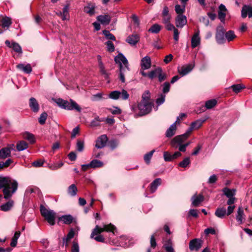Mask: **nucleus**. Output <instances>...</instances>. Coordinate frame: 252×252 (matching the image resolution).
I'll return each mask as SVG.
<instances>
[{
    "instance_id": "f257e3e1",
    "label": "nucleus",
    "mask_w": 252,
    "mask_h": 252,
    "mask_svg": "<svg viewBox=\"0 0 252 252\" xmlns=\"http://www.w3.org/2000/svg\"><path fill=\"white\" fill-rule=\"evenodd\" d=\"M18 183L10 178L0 177V189L3 188L4 198L6 199L10 198L17 190Z\"/></svg>"
},
{
    "instance_id": "f03ea898",
    "label": "nucleus",
    "mask_w": 252,
    "mask_h": 252,
    "mask_svg": "<svg viewBox=\"0 0 252 252\" xmlns=\"http://www.w3.org/2000/svg\"><path fill=\"white\" fill-rule=\"evenodd\" d=\"M55 102L61 108L68 110H75L77 112H81V108L78 104L70 99L69 101L63 100L62 98L56 99Z\"/></svg>"
},
{
    "instance_id": "7ed1b4c3",
    "label": "nucleus",
    "mask_w": 252,
    "mask_h": 252,
    "mask_svg": "<svg viewBox=\"0 0 252 252\" xmlns=\"http://www.w3.org/2000/svg\"><path fill=\"white\" fill-rule=\"evenodd\" d=\"M40 211L41 215L47 220L48 222L51 225H54L55 223V220L56 218L55 212L51 210H47L43 205H41L40 207Z\"/></svg>"
},
{
    "instance_id": "20e7f679",
    "label": "nucleus",
    "mask_w": 252,
    "mask_h": 252,
    "mask_svg": "<svg viewBox=\"0 0 252 252\" xmlns=\"http://www.w3.org/2000/svg\"><path fill=\"white\" fill-rule=\"evenodd\" d=\"M154 104L152 102L140 101L138 104L139 110V116H143L149 114L152 109Z\"/></svg>"
},
{
    "instance_id": "39448f33",
    "label": "nucleus",
    "mask_w": 252,
    "mask_h": 252,
    "mask_svg": "<svg viewBox=\"0 0 252 252\" xmlns=\"http://www.w3.org/2000/svg\"><path fill=\"white\" fill-rule=\"evenodd\" d=\"M115 228L116 227L115 226L112 225L111 223L107 225H104L103 227L102 228L99 227L98 225H96L91 234V238H93L94 235L99 234L103 231L113 232Z\"/></svg>"
},
{
    "instance_id": "423d86ee",
    "label": "nucleus",
    "mask_w": 252,
    "mask_h": 252,
    "mask_svg": "<svg viewBox=\"0 0 252 252\" xmlns=\"http://www.w3.org/2000/svg\"><path fill=\"white\" fill-rule=\"evenodd\" d=\"M189 134L188 133V131L182 135H178L175 137L171 142V146L177 148L179 145H181L189 137Z\"/></svg>"
},
{
    "instance_id": "0eeeda50",
    "label": "nucleus",
    "mask_w": 252,
    "mask_h": 252,
    "mask_svg": "<svg viewBox=\"0 0 252 252\" xmlns=\"http://www.w3.org/2000/svg\"><path fill=\"white\" fill-rule=\"evenodd\" d=\"M225 30L222 26H219L217 28L216 39L219 44H222L225 42Z\"/></svg>"
},
{
    "instance_id": "6e6552de",
    "label": "nucleus",
    "mask_w": 252,
    "mask_h": 252,
    "mask_svg": "<svg viewBox=\"0 0 252 252\" xmlns=\"http://www.w3.org/2000/svg\"><path fill=\"white\" fill-rule=\"evenodd\" d=\"M115 61L117 63L119 64L120 69H124L125 67L128 68V61L122 53H119L115 57Z\"/></svg>"
},
{
    "instance_id": "1a4fd4ad",
    "label": "nucleus",
    "mask_w": 252,
    "mask_h": 252,
    "mask_svg": "<svg viewBox=\"0 0 252 252\" xmlns=\"http://www.w3.org/2000/svg\"><path fill=\"white\" fill-rule=\"evenodd\" d=\"M195 66L194 62L191 63L183 65L181 67H178V72L182 75L185 76L190 72Z\"/></svg>"
},
{
    "instance_id": "9d476101",
    "label": "nucleus",
    "mask_w": 252,
    "mask_h": 252,
    "mask_svg": "<svg viewBox=\"0 0 252 252\" xmlns=\"http://www.w3.org/2000/svg\"><path fill=\"white\" fill-rule=\"evenodd\" d=\"M202 243V240L200 239L195 238L191 240L189 243V250L191 251H197L201 247Z\"/></svg>"
},
{
    "instance_id": "9b49d317",
    "label": "nucleus",
    "mask_w": 252,
    "mask_h": 252,
    "mask_svg": "<svg viewBox=\"0 0 252 252\" xmlns=\"http://www.w3.org/2000/svg\"><path fill=\"white\" fill-rule=\"evenodd\" d=\"M187 23V17L183 14L178 15L175 19L176 26L179 28H182Z\"/></svg>"
},
{
    "instance_id": "f8f14e48",
    "label": "nucleus",
    "mask_w": 252,
    "mask_h": 252,
    "mask_svg": "<svg viewBox=\"0 0 252 252\" xmlns=\"http://www.w3.org/2000/svg\"><path fill=\"white\" fill-rule=\"evenodd\" d=\"M140 66L141 69L146 70L149 69L151 66V60L149 56H145L141 60Z\"/></svg>"
},
{
    "instance_id": "ddd939ff",
    "label": "nucleus",
    "mask_w": 252,
    "mask_h": 252,
    "mask_svg": "<svg viewBox=\"0 0 252 252\" xmlns=\"http://www.w3.org/2000/svg\"><path fill=\"white\" fill-rule=\"evenodd\" d=\"M107 141L108 138L107 136L106 135H102L97 138L96 141L95 147L98 149H101L105 146Z\"/></svg>"
},
{
    "instance_id": "4468645a",
    "label": "nucleus",
    "mask_w": 252,
    "mask_h": 252,
    "mask_svg": "<svg viewBox=\"0 0 252 252\" xmlns=\"http://www.w3.org/2000/svg\"><path fill=\"white\" fill-rule=\"evenodd\" d=\"M59 220L62 221L65 224H70L72 222H76V219L71 215H63L59 218Z\"/></svg>"
},
{
    "instance_id": "2eb2a0df",
    "label": "nucleus",
    "mask_w": 252,
    "mask_h": 252,
    "mask_svg": "<svg viewBox=\"0 0 252 252\" xmlns=\"http://www.w3.org/2000/svg\"><path fill=\"white\" fill-rule=\"evenodd\" d=\"M29 107L34 113H37L39 110V105L34 97H31L29 100Z\"/></svg>"
},
{
    "instance_id": "dca6fc26",
    "label": "nucleus",
    "mask_w": 252,
    "mask_h": 252,
    "mask_svg": "<svg viewBox=\"0 0 252 252\" xmlns=\"http://www.w3.org/2000/svg\"><path fill=\"white\" fill-rule=\"evenodd\" d=\"M236 219L240 224L243 223L245 220L244 211L242 207H239L238 209L237 214L236 215Z\"/></svg>"
},
{
    "instance_id": "f3484780",
    "label": "nucleus",
    "mask_w": 252,
    "mask_h": 252,
    "mask_svg": "<svg viewBox=\"0 0 252 252\" xmlns=\"http://www.w3.org/2000/svg\"><path fill=\"white\" fill-rule=\"evenodd\" d=\"M241 13V16L243 18H246L247 15H248L249 18L252 17V7L244 5L242 8Z\"/></svg>"
},
{
    "instance_id": "a211bd4d",
    "label": "nucleus",
    "mask_w": 252,
    "mask_h": 252,
    "mask_svg": "<svg viewBox=\"0 0 252 252\" xmlns=\"http://www.w3.org/2000/svg\"><path fill=\"white\" fill-rule=\"evenodd\" d=\"M96 19L102 25H108L110 23L111 17L109 15H101L98 16Z\"/></svg>"
},
{
    "instance_id": "6ab92c4d",
    "label": "nucleus",
    "mask_w": 252,
    "mask_h": 252,
    "mask_svg": "<svg viewBox=\"0 0 252 252\" xmlns=\"http://www.w3.org/2000/svg\"><path fill=\"white\" fill-rule=\"evenodd\" d=\"M95 5L94 3H88V4L84 7V11L88 14L90 16H92L95 13Z\"/></svg>"
},
{
    "instance_id": "aec40b11",
    "label": "nucleus",
    "mask_w": 252,
    "mask_h": 252,
    "mask_svg": "<svg viewBox=\"0 0 252 252\" xmlns=\"http://www.w3.org/2000/svg\"><path fill=\"white\" fill-rule=\"evenodd\" d=\"M16 68L27 74H29L32 71V66L29 63L27 64L19 63L16 65Z\"/></svg>"
},
{
    "instance_id": "412c9836",
    "label": "nucleus",
    "mask_w": 252,
    "mask_h": 252,
    "mask_svg": "<svg viewBox=\"0 0 252 252\" xmlns=\"http://www.w3.org/2000/svg\"><path fill=\"white\" fill-rule=\"evenodd\" d=\"M191 200L192 206L197 207L204 200V197L201 194L198 195L194 194L192 196Z\"/></svg>"
},
{
    "instance_id": "4be33fe9",
    "label": "nucleus",
    "mask_w": 252,
    "mask_h": 252,
    "mask_svg": "<svg viewBox=\"0 0 252 252\" xmlns=\"http://www.w3.org/2000/svg\"><path fill=\"white\" fill-rule=\"evenodd\" d=\"M139 41V36L136 34L129 35L126 39V41L131 45H136Z\"/></svg>"
},
{
    "instance_id": "5701e85b",
    "label": "nucleus",
    "mask_w": 252,
    "mask_h": 252,
    "mask_svg": "<svg viewBox=\"0 0 252 252\" xmlns=\"http://www.w3.org/2000/svg\"><path fill=\"white\" fill-rule=\"evenodd\" d=\"M199 32H195L191 38V43L192 48H194L198 46L200 43V38L199 36Z\"/></svg>"
},
{
    "instance_id": "b1692460",
    "label": "nucleus",
    "mask_w": 252,
    "mask_h": 252,
    "mask_svg": "<svg viewBox=\"0 0 252 252\" xmlns=\"http://www.w3.org/2000/svg\"><path fill=\"white\" fill-rule=\"evenodd\" d=\"M204 122V120L201 121L200 120H198L194 122H192L191 124L190 127L187 130L188 133H189L190 134L193 129L199 128L202 126Z\"/></svg>"
},
{
    "instance_id": "393cba45",
    "label": "nucleus",
    "mask_w": 252,
    "mask_h": 252,
    "mask_svg": "<svg viewBox=\"0 0 252 252\" xmlns=\"http://www.w3.org/2000/svg\"><path fill=\"white\" fill-rule=\"evenodd\" d=\"M223 194L228 198L235 196L236 190L234 189H230L227 187L224 188L222 189Z\"/></svg>"
},
{
    "instance_id": "a878e982",
    "label": "nucleus",
    "mask_w": 252,
    "mask_h": 252,
    "mask_svg": "<svg viewBox=\"0 0 252 252\" xmlns=\"http://www.w3.org/2000/svg\"><path fill=\"white\" fill-rule=\"evenodd\" d=\"M63 165V163L62 161H60L59 162L48 163L46 167H47L51 170H56L62 167Z\"/></svg>"
},
{
    "instance_id": "bb28decb",
    "label": "nucleus",
    "mask_w": 252,
    "mask_h": 252,
    "mask_svg": "<svg viewBox=\"0 0 252 252\" xmlns=\"http://www.w3.org/2000/svg\"><path fill=\"white\" fill-rule=\"evenodd\" d=\"M161 183V179L160 178H157L150 184V191L152 193L154 192L158 186Z\"/></svg>"
},
{
    "instance_id": "cd10ccee",
    "label": "nucleus",
    "mask_w": 252,
    "mask_h": 252,
    "mask_svg": "<svg viewBox=\"0 0 252 252\" xmlns=\"http://www.w3.org/2000/svg\"><path fill=\"white\" fill-rule=\"evenodd\" d=\"M166 252H175L173 248V243L171 239L166 241L163 246Z\"/></svg>"
},
{
    "instance_id": "c85d7f7f",
    "label": "nucleus",
    "mask_w": 252,
    "mask_h": 252,
    "mask_svg": "<svg viewBox=\"0 0 252 252\" xmlns=\"http://www.w3.org/2000/svg\"><path fill=\"white\" fill-rule=\"evenodd\" d=\"M177 129L176 123H174L167 130L166 132V136L167 137H171L175 134V131Z\"/></svg>"
},
{
    "instance_id": "c756f323",
    "label": "nucleus",
    "mask_w": 252,
    "mask_h": 252,
    "mask_svg": "<svg viewBox=\"0 0 252 252\" xmlns=\"http://www.w3.org/2000/svg\"><path fill=\"white\" fill-rule=\"evenodd\" d=\"M11 24V19L8 17H5L1 20V27L3 28L4 30L8 29Z\"/></svg>"
},
{
    "instance_id": "7c9ffc66",
    "label": "nucleus",
    "mask_w": 252,
    "mask_h": 252,
    "mask_svg": "<svg viewBox=\"0 0 252 252\" xmlns=\"http://www.w3.org/2000/svg\"><path fill=\"white\" fill-rule=\"evenodd\" d=\"M215 215L220 218H223L226 214V210L224 207L218 208L215 211Z\"/></svg>"
},
{
    "instance_id": "2f4dec72",
    "label": "nucleus",
    "mask_w": 252,
    "mask_h": 252,
    "mask_svg": "<svg viewBox=\"0 0 252 252\" xmlns=\"http://www.w3.org/2000/svg\"><path fill=\"white\" fill-rule=\"evenodd\" d=\"M28 147V145L26 142L23 140L19 141L16 144V149L18 151H22Z\"/></svg>"
},
{
    "instance_id": "473e14b6",
    "label": "nucleus",
    "mask_w": 252,
    "mask_h": 252,
    "mask_svg": "<svg viewBox=\"0 0 252 252\" xmlns=\"http://www.w3.org/2000/svg\"><path fill=\"white\" fill-rule=\"evenodd\" d=\"M10 156V149L3 148L0 150V158L4 159Z\"/></svg>"
},
{
    "instance_id": "72a5a7b5",
    "label": "nucleus",
    "mask_w": 252,
    "mask_h": 252,
    "mask_svg": "<svg viewBox=\"0 0 252 252\" xmlns=\"http://www.w3.org/2000/svg\"><path fill=\"white\" fill-rule=\"evenodd\" d=\"M23 137L24 139L28 140L31 144H33L35 142L34 135L28 132L24 133Z\"/></svg>"
},
{
    "instance_id": "f704fd0d",
    "label": "nucleus",
    "mask_w": 252,
    "mask_h": 252,
    "mask_svg": "<svg viewBox=\"0 0 252 252\" xmlns=\"http://www.w3.org/2000/svg\"><path fill=\"white\" fill-rule=\"evenodd\" d=\"M162 72V68L161 67H158L155 70H152L148 74V77L152 79L158 75V73Z\"/></svg>"
},
{
    "instance_id": "c9c22d12",
    "label": "nucleus",
    "mask_w": 252,
    "mask_h": 252,
    "mask_svg": "<svg viewBox=\"0 0 252 252\" xmlns=\"http://www.w3.org/2000/svg\"><path fill=\"white\" fill-rule=\"evenodd\" d=\"M77 189L74 184L69 186L67 189V193L71 196H74L76 195Z\"/></svg>"
},
{
    "instance_id": "e433bc0d",
    "label": "nucleus",
    "mask_w": 252,
    "mask_h": 252,
    "mask_svg": "<svg viewBox=\"0 0 252 252\" xmlns=\"http://www.w3.org/2000/svg\"><path fill=\"white\" fill-rule=\"evenodd\" d=\"M225 40L226 39L228 42L233 40L236 37L234 32L233 31H229L225 34Z\"/></svg>"
},
{
    "instance_id": "4c0bfd02",
    "label": "nucleus",
    "mask_w": 252,
    "mask_h": 252,
    "mask_svg": "<svg viewBox=\"0 0 252 252\" xmlns=\"http://www.w3.org/2000/svg\"><path fill=\"white\" fill-rule=\"evenodd\" d=\"M104 119H100L98 116L96 117L92 121L90 124L91 127H96L100 126V122H104Z\"/></svg>"
},
{
    "instance_id": "58836bf2",
    "label": "nucleus",
    "mask_w": 252,
    "mask_h": 252,
    "mask_svg": "<svg viewBox=\"0 0 252 252\" xmlns=\"http://www.w3.org/2000/svg\"><path fill=\"white\" fill-rule=\"evenodd\" d=\"M161 29V26L157 24H155L148 30V32L153 33H158L160 32Z\"/></svg>"
},
{
    "instance_id": "ea45409f",
    "label": "nucleus",
    "mask_w": 252,
    "mask_h": 252,
    "mask_svg": "<svg viewBox=\"0 0 252 252\" xmlns=\"http://www.w3.org/2000/svg\"><path fill=\"white\" fill-rule=\"evenodd\" d=\"M90 165L91 166V168H95L101 167L103 166V163L97 159H93L90 163Z\"/></svg>"
},
{
    "instance_id": "a19ab883",
    "label": "nucleus",
    "mask_w": 252,
    "mask_h": 252,
    "mask_svg": "<svg viewBox=\"0 0 252 252\" xmlns=\"http://www.w3.org/2000/svg\"><path fill=\"white\" fill-rule=\"evenodd\" d=\"M13 202L12 201H8L6 203L0 206V210L3 211H8L12 208Z\"/></svg>"
},
{
    "instance_id": "79ce46f5",
    "label": "nucleus",
    "mask_w": 252,
    "mask_h": 252,
    "mask_svg": "<svg viewBox=\"0 0 252 252\" xmlns=\"http://www.w3.org/2000/svg\"><path fill=\"white\" fill-rule=\"evenodd\" d=\"M231 88L235 93H240L243 89L245 88V86L242 84H235L231 86Z\"/></svg>"
},
{
    "instance_id": "37998d69",
    "label": "nucleus",
    "mask_w": 252,
    "mask_h": 252,
    "mask_svg": "<svg viewBox=\"0 0 252 252\" xmlns=\"http://www.w3.org/2000/svg\"><path fill=\"white\" fill-rule=\"evenodd\" d=\"M155 152V150H153L144 155V160L147 164H149L150 163L151 159Z\"/></svg>"
},
{
    "instance_id": "c03bdc74",
    "label": "nucleus",
    "mask_w": 252,
    "mask_h": 252,
    "mask_svg": "<svg viewBox=\"0 0 252 252\" xmlns=\"http://www.w3.org/2000/svg\"><path fill=\"white\" fill-rule=\"evenodd\" d=\"M104 94L102 93H97L95 94H93L91 97V100L94 101H98L102 99L107 98L108 97L106 96V97H103Z\"/></svg>"
},
{
    "instance_id": "a18cd8bd",
    "label": "nucleus",
    "mask_w": 252,
    "mask_h": 252,
    "mask_svg": "<svg viewBox=\"0 0 252 252\" xmlns=\"http://www.w3.org/2000/svg\"><path fill=\"white\" fill-rule=\"evenodd\" d=\"M185 4H184V5L181 6L179 4H177L175 5V11L178 14V15L180 14H183L185 11Z\"/></svg>"
},
{
    "instance_id": "49530a36",
    "label": "nucleus",
    "mask_w": 252,
    "mask_h": 252,
    "mask_svg": "<svg viewBox=\"0 0 252 252\" xmlns=\"http://www.w3.org/2000/svg\"><path fill=\"white\" fill-rule=\"evenodd\" d=\"M217 103L216 99H211L208 100L205 103V107L207 109H211L214 107Z\"/></svg>"
},
{
    "instance_id": "de8ad7c7",
    "label": "nucleus",
    "mask_w": 252,
    "mask_h": 252,
    "mask_svg": "<svg viewBox=\"0 0 252 252\" xmlns=\"http://www.w3.org/2000/svg\"><path fill=\"white\" fill-rule=\"evenodd\" d=\"M12 48L13 50L15 52H16L19 54L22 53V50L21 47L18 43H17L16 42H13L12 43V48Z\"/></svg>"
},
{
    "instance_id": "09e8293b",
    "label": "nucleus",
    "mask_w": 252,
    "mask_h": 252,
    "mask_svg": "<svg viewBox=\"0 0 252 252\" xmlns=\"http://www.w3.org/2000/svg\"><path fill=\"white\" fill-rule=\"evenodd\" d=\"M108 97L113 99H118L120 97V92L118 91H114L110 93Z\"/></svg>"
},
{
    "instance_id": "8fccbe9b",
    "label": "nucleus",
    "mask_w": 252,
    "mask_h": 252,
    "mask_svg": "<svg viewBox=\"0 0 252 252\" xmlns=\"http://www.w3.org/2000/svg\"><path fill=\"white\" fill-rule=\"evenodd\" d=\"M68 10L69 4H66L64 6L62 11V14H63V20L64 21L68 19V18H67V16H68Z\"/></svg>"
},
{
    "instance_id": "3c124183",
    "label": "nucleus",
    "mask_w": 252,
    "mask_h": 252,
    "mask_svg": "<svg viewBox=\"0 0 252 252\" xmlns=\"http://www.w3.org/2000/svg\"><path fill=\"white\" fill-rule=\"evenodd\" d=\"M150 99V93L149 91H146L142 95V100L141 101L151 102Z\"/></svg>"
},
{
    "instance_id": "603ef678",
    "label": "nucleus",
    "mask_w": 252,
    "mask_h": 252,
    "mask_svg": "<svg viewBox=\"0 0 252 252\" xmlns=\"http://www.w3.org/2000/svg\"><path fill=\"white\" fill-rule=\"evenodd\" d=\"M102 32H103V34L107 38V39H110V40H112L113 41L116 40V37L113 34L110 33V31H107V30H104V31H103Z\"/></svg>"
},
{
    "instance_id": "864d4df0",
    "label": "nucleus",
    "mask_w": 252,
    "mask_h": 252,
    "mask_svg": "<svg viewBox=\"0 0 252 252\" xmlns=\"http://www.w3.org/2000/svg\"><path fill=\"white\" fill-rule=\"evenodd\" d=\"M127 70H128V68L126 67H125L124 69H120V79L123 83L125 82V74Z\"/></svg>"
},
{
    "instance_id": "5fc2aeb1",
    "label": "nucleus",
    "mask_w": 252,
    "mask_h": 252,
    "mask_svg": "<svg viewBox=\"0 0 252 252\" xmlns=\"http://www.w3.org/2000/svg\"><path fill=\"white\" fill-rule=\"evenodd\" d=\"M190 163L189 158H186L182 161L180 162L179 164V166L181 167L186 168Z\"/></svg>"
},
{
    "instance_id": "6e6d98bb",
    "label": "nucleus",
    "mask_w": 252,
    "mask_h": 252,
    "mask_svg": "<svg viewBox=\"0 0 252 252\" xmlns=\"http://www.w3.org/2000/svg\"><path fill=\"white\" fill-rule=\"evenodd\" d=\"M84 148V142L83 141L78 140L76 143V149L79 152H81L83 151Z\"/></svg>"
},
{
    "instance_id": "4d7b16f0",
    "label": "nucleus",
    "mask_w": 252,
    "mask_h": 252,
    "mask_svg": "<svg viewBox=\"0 0 252 252\" xmlns=\"http://www.w3.org/2000/svg\"><path fill=\"white\" fill-rule=\"evenodd\" d=\"M47 116L48 115L46 112H43L40 115L38 121L41 125H43L45 123Z\"/></svg>"
},
{
    "instance_id": "13d9d810",
    "label": "nucleus",
    "mask_w": 252,
    "mask_h": 252,
    "mask_svg": "<svg viewBox=\"0 0 252 252\" xmlns=\"http://www.w3.org/2000/svg\"><path fill=\"white\" fill-rule=\"evenodd\" d=\"M107 45V51L110 52H113L115 50V46L113 42L111 41H108L106 42Z\"/></svg>"
},
{
    "instance_id": "bf43d9fd",
    "label": "nucleus",
    "mask_w": 252,
    "mask_h": 252,
    "mask_svg": "<svg viewBox=\"0 0 252 252\" xmlns=\"http://www.w3.org/2000/svg\"><path fill=\"white\" fill-rule=\"evenodd\" d=\"M163 157L164 160L166 161H171L173 160V158H172V155L168 152H164Z\"/></svg>"
},
{
    "instance_id": "052dcab7",
    "label": "nucleus",
    "mask_w": 252,
    "mask_h": 252,
    "mask_svg": "<svg viewBox=\"0 0 252 252\" xmlns=\"http://www.w3.org/2000/svg\"><path fill=\"white\" fill-rule=\"evenodd\" d=\"M45 162L44 160H42L41 159H39L36 161H34L32 162V165L34 167H39L43 166L44 163Z\"/></svg>"
},
{
    "instance_id": "680f3d73",
    "label": "nucleus",
    "mask_w": 252,
    "mask_h": 252,
    "mask_svg": "<svg viewBox=\"0 0 252 252\" xmlns=\"http://www.w3.org/2000/svg\"><path fill=\"white\" fill-rule=\"evenodd\" d=\"M165 95L161 94L160 96L156 100V103L158 105H160L164 103L165 101Z\"/></svg>"
},
{
    "instance_id": "e2e57ef3",
    "label": "nucleus",
    "mask_w": 252,
    "mask_h": 252,
    "mask_svg": "<svg viewBox=\"0 0 252 252\" xmlns=\"http://www.w3.org/2000/svg\"><path fill=\"white\" fill-rule=\"evenodd\" d=\"M71 252H79V247L77 242L75 241L72 242Z\"/></svg>"
},
{
    "instance_id": "0e129e2a",
    "label": "nucleus",
    "mask_w": 252,
    "mask_h": 252,
    "mask_svg": "<svg viewBox=\"0 0 252 252\" xmlns=\"http://www.w3.org/2000/svg\"><path fill=\"white\" fill-rule=\"evenodd\" d=\"M129 94L125 90H123L122 92H120V97L124 100H126L129 97Z\"/></svg>"
},
{
    "instance_id": "69168bd1",
    "label": "nucleus",
    "mask_w": 252,
    "mask_h": 252,
    "mask_svg": "<svg viewBox=\"0 0 252 252\" xmlns=\"http://www.w3.org/2000/svg\"><path fill=\"white\" fill-rule=\"evenodd\" d=\"M170 88V85L169 82H166L163 84V93H167L169 92Z\"/></svg>"
},
{
    "instance_id": "338daca9",
    "label": "nucleus",
    "mask_w": 252,
    "mask_h": 252,
    "mask_svg": "<svg viewBox=\"0 0 252 252\" xmlns=\"http://www.w3.org/2000/svg\"><path fill=\"white\" fill-rule=\"evenodd\" d=\"M150 245L151 247L155 249L157 246V242L154 235H152L150 238Z\"/></svg>"
},
{
    "instance_id": "774afa93",
    "label": "nucleus",
    "mask_w": 252,
    "mask_h": 252,
    "mask_svg": "<svg viewBox=\"0 0 252 252\" xmlns=\"http://www.w3.org/2000/svg\"><path fill=\"white\" fill-rule=\"evenodd\" d=\"M226 16V12L218 11V17L221 22H224Z\"/></svg>"
}]
</instances>
